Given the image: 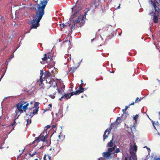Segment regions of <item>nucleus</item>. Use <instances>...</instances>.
Here are the masks:
<instances>
[{"label": "nucleus", "instance_id": "f257e3e1", "mask_svg": "<svg viewBox=\"0 0 160 160\" xmlns=\"http://www.w3.org/2000/svg\"><path fill=\"white\" fill-rule=\"evenodd\" d=\"M28 103L24 100H22L19 102L16 105L17 109L15 111L16 115H17L18 113H23V110H27L28 108Z\"/></svg>", "mask_w": 160, "mask_h": 160}, {"label": "nucleus", "instance_id": "f03ea898", "mask_svg": "<svg viewBox=\"0 0 160 160\" xmlns=\"http://www.w3.org/2000/svg\"><path fill=\"white\" fill-rule=\"evenodd\" d=\"M85 15L83 16L80 15L78 17V19L75 21H73L74 22V24L72 25L71 27V29L72 31V29L74 27L75 25L76 26L78 27H80L82 26L85 23V21L84 19V18Z\"/></svg>", "mask_w": 160, "mask_h": 160}, {"label": "nucleus", "instance_id": "7ed1b4c3", "mask_svg": "<svg viewBox=\"0 0 160 160\" xmlns=\"http://www.w3.org/2000/svg\"><path fill=\"white\" fill-rule=\"evenodd\" d=\"M49 93L56 95L57 91L58 94H62V92L60 91L58 88L57 84L55 82L53 85L50 86L48 88Z\"/></svg>", "mask_w": 160, "mask_h": 160}, {"label": "nucleus", "instance_id": "20e7f679", "mask_svg": "<svg viewBox=\"0 0 160 160\" xmlns=\"http://www.w3.org/2000/svg\"><path fill=\"white\" fill-rule=\"evenodd\" d=\"M155 10V12L153 13V22L154 23H157L158 21V18L159 16L160 10L159 7H155L154 8Z\"/></svg>", "mask_w": 160, "mask_h": 160}, {"label": "nucleus", "instance_id": "39448f33", "mask_svg": "<svg viewBox=\"0 0 160 160\" xmlns=\"http://www.w3.org/2000/svg\"><path fill=\"white\" fill-rule=\"evenodd\" d=\"M133 145H130V151L131 154H134L136 152L137 150V146L134 141H133Z\"/></svg>", "mask_w": 160, "mask_h": 160}, {"label": "nucleus", "instance_id": "423d86ee", "mask_svg": "<svg viewBox=\"0 0 160 160\" xmlns=\"http://www.w3.org/2000/svg\"><path fill=\"white\" fill-rule=\"evenodd\" d=\"M42 59L43 61H46L48 60H49V61H51L53 64L54 62L52 60V55L50 53H48L47 54H45L44 57L42 58Z\"/></svg>", "mask_w": 160, "mask_h": 160}, {"label": "nucleus", "instance_id": "0eeeda50", "mask_svg": "<svg viewBox=\"0 0 160 160\" xmlns=\"http://www.w3.org/2000/svg\"><path fill=\"white\" fill-rule=\"evenodd\" d=\"M39 103L38 102H36L34 103V105L32 109L33 112L32 114L33 115H35L38 113V108H39Z\"/></svg>", "mask_w": 160, "mask_h": 160}, {"label": "nucleus", "instance_id": "6e6552de", "mask_svg": "<svg viewBox=\"0 0 160 160\" xmlns=\"http://www.w3.org/2000/svg\"><path fill=\"white\" fill-rule=\"evenodd\" d=\"M112 128V126H111L109 129L108 128L105 130L103 136V141H104L108 137V135Z\"/></svg>", "mask_w": 160, "mask_h": 160}, {"label": "nucleus", "instance_id": "1a4fd4ad", "mask_svg": "<svg viewBox=\"0 0 160 160\" xmlns=\"http://www.w3.org/2000/svg\"><path fill=\"white\" fill-rule=\"evenodd\" d=\"M122 117H118L116 121L114 122L111 123V126H112V128L114 127V125H117L118 124H119L121 122L122 119Z\"/></svg>", "mask_w": 160, "mask_h": 160}, {"label": "nucleus", "instance_id": "9d476101", "mask_svg": "<svg viewBox=\"0 0 160 160\" xmlns=\"http://www.w3.org/2000/svg\"><path fill=\"white\" fill-rule=\"evenodd\" d=\"M113 136H112V140L109 142L107 144V147H113L115 142H117L116 141H114Z\"/></svg>", "mask_w": 160, "mask_h": 160}, {"label": "nucleus", "instance_id": "9b49d317", "mask_svg": "<svg viewBox=\"0 0 160 160\" xmlns=\"http://www.w3.org/2000/svg\"><path fill=\"white\" fill-rule=\"evenodd\" d=\"M62 92H64V90H62ZM59 96H60L61 95H62V96L58 99V100L60 101H61L62 99L63 98L66 99H70V98H68V93H64L63 94L62 93V94H58Z\"/></svg>", "mask_w": 160, "mask_h": 160}, {"label": "nucleus", "instance_id": "f8f14e48", "mask_svg": "<svg viewBox=\"0 0 160 160\" xmlns=\"http://www.w3.org/2000/svg\"><path fill=\"white\" fill-rule=\"evenodd\" d=\"M47 138L46 137V136H44V135H42V134H41L39 137L38 138V139H36L35 140V142L36 141H38L39 140V141H42L43 142H44L47 140Z\"/></svg>", "mask_w": 160, "mask_h": 160}, {"label": "nucleus", "instance_id": "ddd939ff", "mask_svg": "<svg viewBox=\"0 0 160 160\" xmlns=\"http://www.w3.org/2000/svg\"><path fill=\"white\" fill-rule=\"evenodd\" d=\"M83 92V89L82 86L81 85H79V88L78 90H77L74 93V94L75 95H78L80 93Z\"/></svg>", "mask_w": 160, "mask_h": 160}, {"label": "nucleus", "instance_id": "4468645a", "mask_svg": "<svg viewBox=\"0 0 160 160\" xmlns=\"http://www.w3.org/2000/svg\"><path fill=\"white\" fill-rule=\"evenodd\" d=\"M81 10V8L79 7H78L77 9H75V11L73 15V18L77 17L79 15L80 10Z\"/></svg>", "mask_w": 160, "mask_h": 160}, {"label": "nucleus", "instance_id": "2eb2a0df", "mask_svg": "<svg viewBox=\"0 0 160 160\" xmlns=\"http://www.w3.org/2000/svg\"><path fill=\"white\" fill-rule=\"evenodd\" d=\"M104 41L102 38H101L98 40L97 45L98 46H101L103 45H104Z\"/></svg>", "mask_w": 160, "mask_h": 160}, {"label": "nucleus", "instance_id": "dca6fc26", "mask_svg": "<svg viewBox=\"0 0 160 160\" xmlns=\"http://www.w3.org/2000/svg\"><path fill=\"white\" fill-rule=\"evenodd\" d=\"M154 1H152V0H150L149 2H151V4H152L154 8L155 7H158L159 6V3L156 0H153Z\"/></svg>", "mask_w": 160, "mask_h": 160}, {"label": "nucleus", "instance_id": "f3484780", "mask_svg": "<svg viewBox=\"0 0 160 160\" xmlns=\"http://www.w3.org/2000/svg\"><path fill=\"white\" fill-rule=\"evenodd\" d=\"M112 153L109 152H104L103 153V156L104 157L106 158H108L111 155Z\"/></svg>", "mask_w": 160, "mask_h": 160}, {"label": "nucleus", "instance_id": "a211bd4d", "mask_svg": "<svg viewBox=\"0 0 160 160\" xmlns=\"http://www.w3.org/2000/svg\"><path fill=\"white\" fill-rule=\"evenodd\" d=\"M43 70H40V79L38 80V82H40L41 83H42L43 81V80L42 79V75L43 74Z\"/></svg>", "mask_w": 160, "mask_h": 160}, {"label": "nucleus", "instance_id": "6ab92c4d", "mask_svg": "<svg viewBox=\"0 0 160 160\" xmlns=\"http://www.w3.org/2000/svg\"><path fill=\"white\" fill-rule=\"evenodd\" d=\"M35 102H31L29 103H28V108L29 109H32L34 105Z\"/></svg>", "mask_w": 160, "mask_h": 160}, {"label": "nucleus", "instance_id": "aec40b11", "mask_svg": "<svg viewBox=\"0 0 160 160\" xmlns=\"http://www.w3.org/2000/svg\"><path fill=\"white\" fill-rule=\"evenodd\" d=\"M45 78L47 79L48 77H51V74L49 72H46L44 74Z\"/></svg>", "mask_w": 160, "mask_h": 160}, {"label": "nucleus", "instance_id": "412c9836", "mask_svg": "<svg viewBox=\"0 0 160 160\" xmlns=\"http://www.w3.org/2000/svg\"><path fill=\"white\" fill-rule=\"evenodd\" d=\"M116 147V145H114L113 147L112 148H108V152H111L113 151L115 149Z\"/></svg>", "mask_w": 160, "mask_h": 160}, {"label": "nucleus", "instance_id": "4be33fe9", "mask_svg": "<svg viewBox=\"0 0 160 160\" xmlns=\"http://www.w3.org/2000/svg\"><path fill=\"white\" fill-rule=\"evenodd\" d=\"M78 67H72L71 68L70 71L71 72L73 73L76 70Z\"/></svg>", "mask_w": 160, "mask_h": 160}, {"label": "nucleus", "instance_id": "5701e85b", "mask_svg": "<svg viewBox=\"0 0 160 160\" xmlns=\"http://www.w3.org/2000/svg\"><path fill=\"white\" fill-rule=\"evenodd\" d=\"M94 7H95L96 8H97V6L96 4H95V2L92 4H91L90 8L91 9V8H92Z\"/></svg>", "mask_w": 160, "mask_h": 160}, {"label": "nucleus", "instance_id": "b1692460", "mask_svg": "<svg viewBox=\"0 0 160 160\" xmlns=\"http://www.w3.org/2000/svg\"><path fill=\"white\" fill-rule=\"evenodd\" d=\"M139 115L138 114H137L135 117H134L133 119L135 120V122L137 123V121Z\"/></svg>", "mask_w": 160, "mask_h": 160}, {"label": "nucleus", "instance_id": "393cba45", "mask_svg": "<svg viewBox=\"0 0 160 160\" xmlns=\"http://www.w3.org/2000/svg\"><path fill=\"white\" fill-rule=\"evenodd\" d=\"M59 25L61 26V29H62L63 28L67 27V25H65L64 23H62Z\"/></svg>", "mask_w": 160, "mask_h": 160}, {"label": "nucleus", "instance_id": "a878e982", "mask_svg": "<svg viewBox=\"0 0 160 160\" xmlns=\"http://www.w3.org/2000/svg\"><path fill=\"white\" fill-rule=\"evenodd\" d=\"M74 93L75 92H70V93H68V95H69L68 98H70L73 95H75L74 94Z\"/></svg>", "mask_w": 160, "mask_h": 160}, {"label": "nucleus", "instance_id": "bb28decb", "mask_svg": "<svg viewBox=\"0 0 160 160\" xmlns=\"http://www.w3.org/2000/svg\"><path fill=\"white\" fill-rule=\"evenodd\" d=\"M55 95H54V94H50L49 95V96L52 99H54L55 97Z\"/></svg>", "mask_w": 160, "mask_h": 160}, {"label": "nucleus", "instance_id": "cd10ccee", "mask_svg": "<svg viewBox=\"0 0 160 160\" xmlns=\"http://www.w3.org/2000/svg\"><path fill=\"white\" fill-rule=\"evenodd\" d=\"M142 99V98H140V99H139V98H138V97L137 98H136V99L135 100V103L139 101H140V100H141Z\"/></svg>", "mask_w": 160, "mask_h": 160}, {"label": "nucleus", "instance_id": "c85d7f7f", "mask_svg": "<svg viewBox=\"0 0 160 160\" xmlns=\"http://www.w3.org/2000/svg\"><path fill=\"white\" fill-rule=\"evenodd\" d=\"M120 152V150H119V148H117L115 150V151H114L113 152V154H115V153H117L118 152Z\"/></svg>", "mask_w": 160, "mask_h": 160}, {"label": "nucleus", "instance_id": "c756f323", "mask_svg": "<svg viewBox=\"0 0 160 160\" xmlns=\"http://www.w3.org/2000/svg\"><path fill=\"white\" fill-rule=\"evenodd\" d=\"M38 153L36 152H35L34 153H31V152H30L29 153V155L30 156H31V157H33L34 155H35L36 153Z\"/></svg>", "mask_w": 160, "mask_h": 160}, {"label": "nucleus", "instance_id": "7c9ffc66", "mask_svg": "<svg viewBox=\"0 0 160 160\" xmlns=\"http://www.w3.org/2000/svg\"><path fill=\"white\" fill-rule=\"evenodd\" d=\"M19 116V115L17 117V118H16L14 120V122H13V124H11V125L12 126H13L14 124H16V122L15 121V120L16 119H17L18 117Z\"/></svg>", "mask_w": 160, "mask_h": 160}, {"label": "nucleus", "instance_id": "2f4dec72", "mask_svg": "<svg viewBox=\"0 0 160 160\" xmlns=\"http://www.w3.org/2000/svg\"><path fill=\"white\" fill-rule=\"evenodd\" d=\"M124 160H132V159L130 157H127L125 158Z\"/></svg>", "mask_w": 160, "mask_h": 160}, {"label": "nucleus", "instance_id": "473e14b6", "mask_svg": "<svg viewBox=\"0 0 160 160\" xmlns=\"http://www.w3.org/2000/svg\"><path fill=\"white\" fill-rule=\"evenodd\" d=\"M131 156L132 157V159H133V160H136V158L135 156V154H131Z\"/></svg>", "mask_w": 160, "mask_h": 160}, {"label": "nucleus", "instance_id": "72a5a7b5", "mask_svg": "<svg viewBox=\"0 0 160 160\" xmlns=\"http://www.w3.org/2000/svg\"><path fill=\"white\" fill-rule=\"evenodd\" d=\"M90 9H91L90 8V9H89V8H87L86 9L87 12H85V14H84L85 17H86V16L87 15V13L88 12L90 11Z\"/></svg>", "mask_w": 160, "mask_h": 160}, {"label": "nucleus", "instance_id": "f704fd0d", "mask_svg": "<svg viewBox=\"0 0 160 160\" xmlns=\"http://www.w3.org/2000/svg\"><path fill=\"white\" fill-rule=\"evenodd\" d=\"M27 124H29L31 122V120H29V119H27Z\"/></svg>", "mask_w": 160, "mask_h": 160}, {"label": "nucleus", "instance_id": "c9c22d12", "mask_svg": "<svg viewBox=\"0 0 160 160\" xmlns=\"http://www.w3.org/2000/svg\"><path fill=\"white\" fill-rule=\"evenodd\" d=\"M52 105L51 104H49L48 105V108L49 109V110L51 111L52 109Z\"/></svg>", "mask_w": 160, "mask_h": 160}, {"label": "nucleus", "instance_id": "e433bc0d", "mask_svg": "<svg viewBox=\"0 0 160 160\" xmlns=\"http://www.w3.org/2000/svg\"><path fill=\"white\" fill-rule=\"evenodd\" d=\"M51 126L49 125H48L47 126L46 128V130H47L49 128L51 127Z\"/></svg>", "mask_w": 160, "mask_h": 160}, {"label": "nucleus", "instance_id": "4c0bfd02", "mask_svg": "<svg viewBox=\"0 0 160 160\" xmlns=\"http://www.w3.org/2000/svg\"><path fill=\"white\" fill-rule=\"evenodd\" d=\"M43 110H44V112H45L47 111H48V110H49V109L48 108H46V109H43Z\"/></svg>", "mask_w": 160, "mask_h": 160}, {"label": "nucleus", "instance_id": "58836bf2", "mask_svg": "<svg viewBox=\"0 0 160 160\" xmlns=\"http://www.w3.org/2000/svg\"><path fill=\"white\" fill-rule=\"evenodd\" d=\"M46 155H45L44 157H43V159L42 160L41 159H39V160H45V158H46Z\"/></svg>", "mask_w": 160, "mask_h": 160}, {"label": "nucleus", "instance_id": "ea45409f", "mask_svg": "<svg viewBox=\"0 0 160 160\" xmlns=\"http://www.w3.org/2000/svg\"><path fill=\"white\" fill-rule=\"evenodd\" d=\"M52 128H56V125H52Z\"/></svg>", "mask_w": 160, "mask_h": 160}, {"label": "nucleus", "instance_id": "a19ab883", "mask_svg": "<svg viewBox=\"0 0 160 160\" xmlns=\"http://www.w3.org/2000/svg\"><path fill=\"white\" fill-rule=\"evenodd\" d=\"M120 4H119V5L118 6V7L116 8V9H118L120 8Z\"/></svg>", "mask_w": 160, "mask_h": 160}, {"label": "nucleus", "instance_id": "79ce46f5", "mask_svg": "<svg viewBox=\"0 0 160 160\" xmlns=\"http://www.w3.org/2000/svg\"><path fill=\"white\" fill-rule=\"evenodd\" d=\"M129 105L128 106H126L125 107V108H126V109H127L129 107Z\"/></svg>", "mask_w": 160, "mask_h": 160}, {"label": "nucleus", "instance_id": "37998d69", "mask_svg": "<svg viewBox=\"0 0 160 160\" xmlns=\"http://www.w3.org/2000/svg\"><path fill=\"white\" fill-rule=\"evenodd\" d=\"M134 104V102H133L132 103H131L129 105V106H130V105H133Z\"/></svg>", "mask_w": 160, "mask_h": 160}, {"label": "nucleus", "instance_id": "c03bdc74", "mask_svg": "<svg viewBox=\"0 0 160 160\" xmlns=\"http://www.w3.org/2000/svg\"><path fill=\"white\" fill-rule=\"evenodd\" d=\"M159 114V119L160 120V111L158 113Z\"/></svg>", "mask_w": 160, "mask_h": 160}, {"label": "nucleus", "instance_id": "a18cd8bd", "mask_svg": "<svg viewBox=\"0 0 160 160\" xmlns=\"http://www.w3.org/2000/svg\"><path fill=\"white\" fill-rule=\"evenodd\" d=\"M48 160H50V156H49L48 155Z\"/></svg>", "mask_w": 160, "mask_h": 160}, {"label": "nucleus", "instance_id": "49530a36", "mask_svg": "<svg viewBox=\"0 0 160 160\" xmlns=\"http://www.w3.org/2000/svg\"><path fill=\"white\" fill-rule=\"evenodd\" d=\"M25 149L24 148L23 150H22V152L20 153V155H21L22 153H23V152L25 150Z\"/></svg>", "mask_w": 160, "mask_h": 160}, {"label": "nucleus", "instance_id": "de8ad7c7", "mask_svg": "<svg viewBox=\"0 0 160 160\" xmlns=\"http://www.w3.org/2000/svg\"><path fill=\"white\" fill-rule=\"evenodd\" d=\"M156 159H157V160H160V158H157Z\"/></svg>", "mask_w": 160, "mask_h": 160}, {"label": "nucleus", "instance_id": "09e8293b", "mask_svg": "<svg viewBox=\"0 0 160 160\" xmlns=\"http://www.w3.org/2000/svg\"><path fill=\"white\" fill-rule=\"evenodd\" d=\"M153 160H157V159H156V157H155L154 158Z\"/></svg>", "mask_w": 160, "mask_h": 160}, {"label": "nucleus", "instance_id": "8fccbe9b", "mask_svg": "<svg viewBox=\"0 0 160 160\" xmlns=\"http://www.w3.org/2000/svg\"><path fill=\"white\" fill-rule=\"evenodd\" d=\"M75 8H76V6H75L73 8H72V10L74 9Z\"/></svg>", "mask_w": 160, "mask_h": 160}, {"label": "nucleus", "instance_id": "3c124183", "mask_svg": "<svg viewBox=\"0 0 160 160\" xmlns=\"http://www.w3.org/2000/svg\"><path fill=\"white\" fill-rule=\"evenodd\" d=\"M153 12H150V14L151 15V14H153Z\"/></svg>", "mask_w": 160, "mask_h": 160}, {"label": "nucleus", "instance_id": "603ef678", "mask_svg": "<svg viewBox=\"0 0 160 160\" xmlns=\"http://www.w3.org/2000/svg\"><path fill=\"white\" fill-rule=\"evenodd\" d=\"M72 88H71V89L70 90V91H73V90H72Z\"/></svg>", "mask_w": 160, "mask_h": 160}, {"label": "nucleus", "instance_id": "864d4df0", "mask_svg": "<svg viewBox=\"0 0 160 160\" xmlns=\"http://www.w3.org/2000/svg\"><path fill=\"white\" fill-rule=\"evenodd\" d=\"M132 128H135V127L134 126V125H133V126H132Z\"/></svg>", "mask_w": 160, "mask_h": 160}, {"label": "nucleus", "instance_id": "5fc2aeb1", "mask_svg": "<svg viewBox=\"0 0 160 160\" xmlns=\"http://www.w3.org/2000/svg\"><path fill=\"white\" fill-rule=\"evenodd\" d=\"M83 88V91H84V90H86V88Z\"/></svg>", "mask_w": 160, "mask_h": 160}, {"label": "nucleus", "instance_id": "6e6d98bb", "mask_svg": "<svg viewBox=\"0 0 160 160\" xmlns=\"http://www.w3.org/2000/svg\"><path fill=\"white\" fill-rule=\"evenodd\" d=\"M83 83H81V84L80 85H82V86H83Z\"/></svg>", "mask_w": 160, "mask_h": 160}, {"label": "nucleus", "instance_id": "4d7b16f0", "mask_svg": "<svg viewBox=\"0 0 160 160\" xmlns=\"http://www.w3.org/2000/svg\"><path fill=\"white\" fill-rule=\"evenodd\" d=\"M65 87V85H63V87H62V88H64Z\"/></svg>", "mask_w": 160, "mask_h": 160}, {"label": "nucleus", "instance_id": "13d9d810", "mask_svg": "<svg viewBox=\"0 0 160 160\" xmlns=\"http://www.w3.org/2000/svg\"><path fill=\"white\" fill-rule=\"evenodd\" d=\"M70 56H71V55H70V57H69V58L70 60L71 59V57Z\"/></svg>", "mask_w": 160, "mask_h": 160}, {"label": "nucleus", "instance_id": "bf43d9fd", "mask_svg": "<svg viewBox=\"0 0 160 160\" xmlns=\"http://www.w3.org/2000/svg\"><path fill=\"white\" fill-rule=\"evenodd\" d=\"M102 159L103 158H98V160H101V159Z\"/></svg>", "mask_w": 160, "mask_h": 160}, {"label": "nucleus", "instance_id": "052dcab7", "mask_svg": "<svg viewBox=\"0 0 160 160\" xmlns=\"http://www.w3.org/2000/svg\"><path fill=\"white\" fill-rule=\"evenodd\" d=\"M3 77V76H2L1 77V78H0V80L2 79V78Z\"/></svg>", "mask_w": 160, "mask_h": 160}, {"label": "nucleus", "instance_id": "680f3d73", "mask_svg": "<svg viewBox=\"0 0 160 160\" xmlns=\"http://www.w3.org/2000/svg\"><path fill=\"white\" fill-rule=\"evenodd\" d=\"M83 98V95H82L81 96V98Z\"/></svg>", "mask_w": 160, "mask_h": 160}, {"label": "nucleus", "instance_id": "e2e57ef3", "mask_svg": "<svg viewBox=\"0 0 160 160\" xmlns=\"http://www.w3.org/2000/svg\"><path fill=\"white\" fill-rule=\"evenodd\" d=\"M81 83H83V82H82L83 81H82V80H81Z\"/></svg>", "mask_w": 160, "mask_h": 160}, {"label": "nucleus", "instance_id": "0e129e2a", "mask_svg": "<svg viewBox=\"0 0 160 160\" xmlns=\"http://www.w3.org/2000/svg\"><path fill=\"white\" fill-rule=\"evenodd\" d=\"M127 109H126V108H125L124 110L125 111H126Z\"/></svg>", "mask_w": 160, "mask_h": 160}, {"label": "nucleus", "instance_id": "69168bd1", "mask_svg": "<svg viewBox=\"0 0 160 160\" xmlns=\"http://www.w3.org/2000/svg\"><path fill=\"white\" fill-rule=\"evenodd\" d=\"M112 72V73H114V72L113 71H112V72Z\"/></svg>", "mask_w": 160, "mask_h": 160}, {"label": "nucleus", "instance_id": "338daca9", "mask_svg": "<svg viewBox=\"0 0 160 160\" xmlns=\"http://www.w3.org/2000/svg\"><path fill=\"white\" fill-rule=\"evenodd\" d=\"M40 63H41V64H43V63H42V62L41 61V62H40Z\"/></svg>", "mask_w": 160, "mask_h": 160}, {"label": "nucleus", "instance_id": "774afa93", "mask_svg": "<svg viewBox=\"0 0 160 160\" xmlns=\"http://www.w3.org/2000/svg\"><path fill=\"white\" fill-rule=\"evenodd\" d=\"M34 160H38V159H35Z\"/></svg>", "mask_w": 160, "mask_h": 160}]
</instances>
